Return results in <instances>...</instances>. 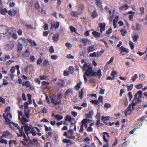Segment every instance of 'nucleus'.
<instances>
[{
  "label": "nucleus",
  "instance_id": "obj_1",
  "mask_svg": "<svg viewBox=\"0 0 147 147\" xmlns=\"http://www.w3.org/2000/svg\"><path fill=\"white\" fill-rule=\"evenodd\" d=\"M142 92L141 91H138L135 94L133 99V101L131 104L129 105L128 107L124 111L125 116L127 117L128 115H131V106L132 109H134V107L138 103H140L141 102L142 100L141 98L142 97Z\"/></svg>",
  "mask_w": 147,
  "mask_h": 147
},
{
  "label": "nucleus",
  "instance_id": "obj_2",
  "mask_svg": "<svg viewBox=\"0 0 147 147\" xmlns=\"http://www.w3.org/2000/svg\"><path fill=\"white\" fill-rule=\"evenodd\" d=\"M81 62L82 63H84L83 66L80 67L83 71L86 70L84 75V82H86L88 80L87 79L92 76V67L89 64H88L86 62H85L84 59H82Z\"/></svg>",
  "mask_w": 147,
  "mask_h": 147
},
{
  "label": "nucleus",
  "instance_id": "obj_3",
  "mask_svg": "<svg viewBox=\"0 0 147 147\" xmlns=\"http://www.w3.org/2000/svg\"><path fill=\"white\" fill-rule=\"evenodd\" d=\"M15 30V28H8L5 26L3 25H0V32L5 34L8 37H9L11 34V33Z\"/></svg>",
  "mask_w": 147,
  "mask_h": 147
},
{
  "label": "nucleus",
  "instance_id": "obj_4",
  "mask_svg": "<svg viewBox=\"0 0 147 147\" xmlns=\"http://www.w3.org/2000/svg\"><path fill=\"white\" fill-rule=\"evenodd\" d=\"M62 94H59L57 95H53L50 96L51 102L55 105L61 104V99L62 98Z\"/></svg>",
  "mask_w": 147,
  "mask_h": 147
},
{
  "label": "nucleus",
  "instance_id": "obj_5",
  "mask_svg": "<svg viewBox=\"0 0 147 147\" xmlns=\"http://www.w3.org/2000/svg\"><path fill=\"white\" fill-rule=\"evenodd\" d=\"M13 129H12L13 130L14 129V127L16 128L17 129H18L19 130V131L20 132V134H18L17 133L18 135V137H21V136H23V137L25 141H26L27 140V138H26V136L24 132V131L23 130V127L22 126L21 128H20L19 126L18 125V124L17 123H13Z\"/></svg>",
  "mask_w": 147,
  "mask_h": 147
},
{
  "label": "nucleus",
  "instance_id": "obj_6",
  "mask_svg": "<svg viewBox=\"0 0 147 147\" xmlns=\"http://www.w3.org/2000/svg\"><path fill=\"white\" fill-rule=\"evenodd\" d=\"M3 117L5 119L6 122L9 124V127L12 129H13V123H14L11 122L9 118L11 119L12 118V115L10 113H7L6 115L5 113L3 114Z\"/></svg>",
  "mask_w": 147,
  "mask_h": 147
},
{
  "label": "nucleus",
  "instance_id": "obj_7",
  "mask_svg": "<svg viewBox=\"0 0 147 147\" xmlns=\"http://www.w3.org/2000/svg\"><path fill=\"white\" fill-rule=\"evenodd\" d=\"M14 46L13 42L9 41L7 42L4 46V49L7 51H9L13 49Z\"/></svg>",
  "mask_w": 147,
  "mask_h": 147
},
{
  "label": "nucleus",
  "instance_id": "obj_8",
  "mask_svg": "<svg viewBox=\"0 0 147 147\" xmlns=\"http://www.w3.org/2000/svg\"><path fill=\"white\" fill-rule=\"evenodd\" d=\"M29 39L24 38H21L18 40V43L23 45H26L28 42H29Z\"/></svg>",
  "mask_w": 147,
  "mask_h": 147
},
{
  "label": "nucleus",
  "instance_id": "obj_9",
  "mask_svg": "<svg viewBox=\"0 0 147 147\" xmlns=\"http://www.w3.org/2000/svg\"><path fill=\"white\" fill-rule=\"evenodd\" d=\"M23 126L24 128L26 134L28 136L29 134L28 131H30L32 129L33 127L32 125L31 124H30L29 126H28V124H26Z\"/></svg>",
  "mask_w": 147,
  "mask_h": 147
},
{
  "label": "nucleus",
  "instance_id": "obj_10",
  "mask_svg": "<svg viewBox=\"0 0 147 147\" xmlns=\"http://www.w3.org/2000/svg\"><path fill=\"white\" fill-rule=\"evenodd\" d=\"M119 49L120 51V54L122 56L124 55L125 54L128 53L129 51L128 49L125 48L123 46H121L120 47Z\"/></svg>",
  "mask_w": 147,
  "mask_h": 147
},
{
  "label": "nucleus",
  "instance_id": "obj_11",
  "mask_svg": "<svg viewBox=\"0 0 147 147\" xmlns=\"http://www.w3.org/2000/svg\"><path fill=\"white\" fill-rule=\"evenodd\" d=\"M80 41L82 42L84 46L86 45L87 44L90 45L91 43V41L86 38H81Z\"/></svg>",
  "mask_w": 147,
  "mask_h": 147
},
{
  "label": "nucleus",
  "instance_id": "obj_12",
  "mask_svg": "<svg viewBox=\"0 0 147 147\" xmlns=\"http://www.w3.org/2000/svg\"><path fill=\"white\" fill-rule=\"evenodd\" d=\"M102 76L101 72L100 69H99L97 72L93 71L92 70V76L97 77L98 79H100Z\"/></svg>",
  "mask_w": 147,
  "mask_h": 147
},
{
  "label": "nucleus",
  "instance_id": "obj_13",
  "mask_svg": "<svg viewBox=\"0 0 147 147\" xmlns=\"http://www.w3.org/2000/svg\"><path fill=\"white\" fill-rule=\"evenodd\" d=\"M30 54L29 48H27L25 52H22V53L21 57H28Z\"/></svg>",
  "mask_w": 147,
  "mask_h": 147
},
{
  "label": "nucleus",
  "instance_id": "obj_14",
  "mask_svg": "<svg viewBox=\"0 0 147 147\" xmlns=\"http://www.w3.org/2000/svg\"><path fill=\"white\" fill-rule=\"evenodd\" d=\"M96 4L97 7H98L101 12L103 10L102 6L101 5L102 1L101 0H94Z\"/></svg>",
  "mask_w": 147,
  "mask_h": 147
},
{
  "label": "nucleus",
  "instance_id": "obj_15",
  "mask_svg": "<svg viewBox=\"0 0 147 147\" xmlns=\"http://www.w3.org/2000/svg\"><path fill=\"white\" fill-rule=\"evenodd\" d=\"M105 52V50L102 49L100 52H97L96 53L94 52L92 53V57H98L99 56H101L102 54Z\"/></svg>",
  "mask_w": 147,
  "mask_h": 147
},
{
  "label": "nucleus",
  "instance_id": "obj_16",
  "mask_svg": "<svg viewBox=\"0 0 147 147\" xmlns=\"http://www.w3.org/2000/svg\"><path fill=\"white\" fill-rule=\"evenodd\" d=\"M2 137L5 138L7 139H9L11 138L12 136L11 134L7 131H6L4 132L3 134L1 136Z\"/></svg>",
  "mask_w": 147,
  "mask_h": 147
},
{
  "label": "nucleus",
  "instance_id": "obj_17",
  "mask_svg": "<svg viewBox=\"0 0 147 147\" xmlns=\"http://www.w3.org/2000/svg\"><path fill=\"white\" fill-rule=\"evenodd\" d=\"M103 134H104L103 136V138L104 141L106 143H108V139H106V136L107 137V138L108 139L109 138L110 136L109 134L107 132H104Z\"/></svg>",
  "mask_w": 147,
  "mask_h": 147
},
{
  "label": "nucleus",
  "instance_id": "obj_18",
  "mask_svg": "<svg viewBox=\"0 0 147 147\" xmlns=\"http://www.w3.org/2000/svg\"><path fill=\"white\" fill-rule=\"evenodd\" d=\"M82 13V10L81 9V11H73L70 13V15L73 17H78V15H80Z\"/></svg>",
  "mask_w": 147,
  "mask_h": 147
},
{
  "label": "nucleus",
  "instance_id": "obj_19",
  "mask_svg": "<svg viewBox=\"0 0 147 147\" xmlns=\"http://www.w3.org/2000/svg\"><path fill=\"white\" fill-rule=\"evenodd\" d=\"M59 26V23L58 22H57L54 24H51V29L53 30L55 29V30L58 28Z\"/></svg>",
  "mask_w": 147,
  "mask_h": 147
},
{
  "label": "nucleus",
  "instance_id": "obj_20",
  "mask_svg": "<svg viewBox=\"0 0 147 147\" xmlns=\"http://www.w3.org/2000/svg\"><path fill=\"white\" fill-rule=\"evenodd\" d=\"M101 117V120L103 121L104 123L106 125H109L108 123H107L106 121L109 120L110 119V117L109 116L107 117L102 116Z\"/></svg>",
  "mask_w": 147,
  "mask_h": 147
},
{
  "label": "nucleus",
  "instance_id": "obj_21",
  "mask_svg": "<svg viewBox=\"0 0 147 147\" xmlns=\"http://www.w3.org/2000/svg\"><path fill=\"white\" fill-rule=\"evenodd\" d=\"M59 33H57L54 34L52 37V39L55 42H57L59 39Z\"/></svg>",
  "mask_w": 147,
  "mask_h": 147
},
{
  "label": "nucleus",
  "instance_id": "obj_22",
  "mask_svg": "<svg viewBox=\"0 0 147 147\" xmlns=\"http://www.w3.org/2000/svg\"><path fill=\"white\" fill-rule=\"evenodd\" d=\"M105 24L104 23H101L99 24V27L100 28V31L101 33H102V32L105 30Z\"/></svg>",
  "mask_w": 147,
  "mask_h": 147
},
{
  "label": "nucleus",
  "instance_id": "obj_23",
  "mask_svg": "<svg viewBox=\"0 0 147 147\" xmlns=\"http://www.w3.org/2000/svg\"><path fill=\"white\" fill-rule=\"evenodd\" d=\"M34 127H32V129H31L30 133L32 134L33 136H35L36 134L40 136L41 135V134L40 133H36V131L34 130Z\"/></svg>",
  "mask_w": 147,
  "mask_h": 147
},
{
  "label": "nucleus",
  "instance_id": "obj_24",
  "mask_svg": "<svg viewBox=\"0 0 147 147\" xmlns=\"http://www.w3.org/2000/svg\"><path fill=\"white\" fill-rule=\"evenodd\" d=\"M19 119L20 120L21 123L24 125L26 124V123L28 121V120L24 117H22L21 119L20 118Z\"/></svg>",
  "mask_w": 147,
  "mask_h": 147
},
{
  "label": "nucleus",
  "instance_id": "obj_25",
  "mask_svg": "<svg viewBox=\"0 0 147 147\" xmlns=\"http://www.w3.org/2000/svg\"><path fill=\"white\" fill-rule=\"evenodd\" d=\"M92 35L95 37L98 38L100 36L101 34L100 33L98 32L97 31H94L92 32Z\"/></svg>",
  "mask_w": 147,
  "mask_h": 147
},
{
  "label": "nucleus",
  "instance_id": "obj_26",
  "mask_svg": "<svg viewBox=\"0 0 147 147\" xmlns=\"http://www.w3.org/2000/svg\"><path fill=\"white\" fill-rule=\"evenodd\" d=\"M3 137H2V136L0 137V143L2 144H4L6 145L7 144L8 141L6 140H5L3 138Z\"/></svg>",
  "mask_w": 147,
  "mask_h": 147
},
{
  "label": "nucleus",
  "instance_id": "obj_27",
  "mask_svg": "<svg viewBox=\"0 0 147 147\" xmlns=\"http://www.w3.org/2000/svg\"><path fill=\"white\" fill-rule=\"evenodd\" d=\"M86 121L87 120H86V119H84L82 121L81 123H82V125L80 127V132H82L83 131L84 125Z\"/></svg>",
  "mask_w": 147,
  "mask_h": 147
},
{
  "label": "nucleus",
  "instance_id": "obj_28",
  "mask_svg": "<svg viewBox=\"0 0 147 147\" xmlns=\"http://www.w3.org/2000/svg\"><path fill=\"white\" fill-rule=\"evenodd\" d=\"M50 83L49 82H47L45 81H43L42 82V87L44 89H45L47 88L48 85H49Z\"/></svg>",
  "mask_w": 147,
  "mask_h": 147
},
{
  "label": "nucleus",
  "instance_id": "obj_29",
  "mask_svg": "<svg viewBox=\"0 0 147 147\" xmlns=\"http://www.w3.org/2000/svg\"><path fill=\"white\" fill-rule=\"evenodd\" d=\"M30 110L28 109L27 110H25L24 111V114L25 117L29 119L30 118Z\"/></svg>",
  "mask_w": 147,
  "mask_h": 147
},
{
  "label": "nucleus",
  "instance_id": "obj_30",
  "mask_svg": "<svg viewBox=\"0 0 147 147\" xmlns=\"http://www.w3.org/2000/svg\"><path fill=\"white\" fill-rule=\"evenodd\" d=\"M22 85L24 86H26V88H28L30 86V83L28 81L24 82L22 84Z\"/></svg>",
  "mask_w": 147,
  "mask_h": 147
},
{
  "label": "nucleus",
  "instance_id": "obj_31",
  "mask_svg": "<svg viewBox=\"0 0 147 147\" xmlns=\"http://www.w3.org/2000/svg\"><path fill=\"white\" fill-rule=\"evenodd\" d=\"M17 48L18 52L20 53L23 49L22 45L18 43Z\"/></svg>",
  "mask_w": 147,
  "mask_h": 147
},
{
  "label": "nucleus",
  "instance_id": "obj_32",
  "mask_svg": "<svg viewBox=\"0 0 147 147\" xmlns=\"http://www.w3.org/2000/svg\"><path fill=\"white\" fill-rule=\"evenodd\" d=\"M145 120L147 121V116H144L141 117L138 120V121L140 122L144 121Z\"/></svg>",
  "mask_w": 147,
  "mask_h": 147
},
{
  "label": "nucleus",
  "instance_id": "obj_33",
  "mask_svg": "<svg viewBox=\"0 0 147 147\" xmlns=\"http://www.w3.org/2000/svg\"><path fill=\"white\" fill-rule=\"evenodd\" d=\"M82 83V82L81 81H80L75 86V88L76 90H78L80 88V86Z\"/></svg>",
  "mask_w": 147,
  "mask_h": 147
},
{
  "label": "nucleus",
  "instance_id": "obj_34",
  "mask_svg": "<svg viewBox=\"0 0 147 147\" xmlns=\"http://www.w3.org/2000/svg\"><path fill=\"white\" fill-rule=\"evenodd\" d=\"M43 66H47L50 65V63L49 60L47 59H45L43 63Z\"/></svg>",
  "mask_w": 147,
  "mask_h": 147
},
{
  "label": "nucleus",
  "instance_id": "obj_35",
  "mask_svg": "<svg viewBox=\"0 0 147 147\" xmlns=\"http://www.w3.org/2000/svg\"><path fill=\"white\" fill-rule=\"evenodd\" d=\"M139 36L136 34L135 35L133 36H132V38L133 39V41L134 42H136L137 40L139 38Z\"/></svg>",
  "mask_w": 147,
  "mask_h": 147
},
{
  "label": "nucleus",
  "instance_id": "obj_36",
  "mask_svg": "<svg viewBox=\"0 0 147 147\" xmlns=\"http://www.w3.org/2000/svg\"><path fill=\"white\" fill-rule=\"evenodd\" d=\"M16 31V30L13 31L12 33H11V35L9 37H10V36H11V37L15 40H16L18 38V36L15 33H13L14 32Z\"/></svg>",
  "mask_w": 147,
  "mask_h": 147
},
{
  "label": "nucleus",
  "instance_id": "obj_37",
  "mask_svg": "<svg viewBox=\"0 0 147 147\" xmlns=\"http://www.w3.org/2000/svg\"><path fill=\"white\" fill-rule=\"evenodd\" d=\"M128 7L129 6L127 5H125L121 6L119 9L122 10H127Z\"/></svg>",
  "mask_w": 147,
  "mask_h": 147
},
{
  "label": "nucleus",
  "instance_id": "obj_38",
  "mask_svg": "<svg viewBox=\"0 0 147 147\" xmlns=\"http://www.w3.org/2000/svg\"><path fill=\"white\" fill-rule=\"evenodd\" d=\"M98 17V14L96 12V9H95L92 12V19Z\"/></svg>",
  "mask_w": 147,
  "mask_h": 147
},
{
  "label": "nucleus",
  "instance_id": "obj_39",
  "mask_svg": "<svg viewBox=\"0 0 147 147\" xmlns=\"http://www.w3.org/2000/svg\"><path fill=\"white\" fill-rule=\"evenodd\" d=\"M55 118L58 121H60L62 119L63 117L62 116L59 115H56L55 116Z\"/></svg>",
  "mask_w": 147,
  "mask_h": 147
},
{
  "label": "nucleus",
  "instance_id": "obj_40",
  "mask_svg": "<svg viewBox=\"0 0 147 147\" xmlns=\"http://www.w3.org/2000/svg\"><path fill=\"white\" fill-rule=\"evenodd\" d=\"M83 94V89L82 88L79 92L78 97L81 99L82 98Z\"/></svg>",
  "mask_w": 147,
  "mask_h": 147
},
{
  "label": "nucleus",
  "instance_id": "obj_41",
  "mask_svg": "<svg viewBox=\"0 0 147 147\" xmlns=\"http://www.w3.org/2000/svg\"><path fill=\"white\" fill-rule=\"evenodd\" d=\"M121 34L123 36H125L127 33V31L124 29H122L120 31Z\"/></svg>",
  "mask_w": 147,
  "mask_h": 147
},
{
  "label": "nucleus",
  "instance_id": "obj_42",
  "mask_svg": "<svg viewBox=\"0 0 147 147\" xmlns=\"http://www.w3.org/2000/svg\"><path fill=\"white\" fill-rule=\"evenodd\" d=\"M65 120L66 121H68L70 122L71 121V118L70 116L67 115L65 117Z\"/></svg>",
  "mask_w": 147,
  "mask_h": 147
},
{
  "label": "nucleus",
  "instance_id": "obj_43",
  "mask_svg": "<svg viewBox=\"0 0 147 147\" xmlns=\"http://www.w3.org/2000/svg\"><path fill=\"white\" fill-rule=\"evenodd\" d=\"M129 44L131 49V50L134 49V46L133 43L131 41H129Z\"/></svg>",
  "mask_w": 147,
  "mask_h": 147
},
{
  "label": "nucleus",
  "instance_id": "obj_44",
  "mask_svg": "<svg viewBox=\"0 0 147 147\" xmlns=\"http://www.w3.org/2000/svg\"><path fill=\"white\" fill-rule=\"evenodd\" d=\"M16 140H10L9 141V145L10 147H11V144L12 143H13L15 145L17 144V143L16 142Z\"/></svg>",
  "mask_w": 147,
  "mask_h": 147
},
{
  "label": "nucleus",
  "instance_id": "obj_45",
  "mask_svg": "<svg viewBox=\"0 0 147 147\" xmlns=\"http://www.w3.org/2000/svg\"><path fill=\"white\" fill-rule=\"evenodd\" d=\"M138 78V75L136 74H134L131 78V80L133 82L135 81L136 79Z\"/></svg>",
  "mask_w": 147,
  "mask_h": 147
},
{
  "label": "nucleus",
  "instance_id": "obj_46",
  "mask_svg": "<svg viewBox=\"0 0 147 147\" xmlns=\"http://www.w3.org/2000/svg\"><path fill=\"white\" fill-rule=\"evenodd\" d=\"M49 51L51 53H53L55 52V50L54 49L53 47L52 46H51L49 48Z\"/></svg>",
  "mask_w": 147,
  "mask_h": 147
},
{
  "label": "nucleus",
  "instance_id": "obj_47",
  "mask_svg": "<svg viewBox=\"0 0 147 147\" xmlns=\"http://www.w3.org/2000/svg\"><path fill=\"white\" fill-rule=\"evenodd\" d=\"M58 84L60 85L61 86H63L65 84V82L63 80H59L58 82Z\"/></svg>",
  "mask_w": 147,
  "mask_h": 147
},
{
  "label": "nucleus",
  "instance_id": "obj_48",
  "mask_svg": "<svg viewBox=\"0 0 147 147\" xmlns=\"http://www.w3.org/2000/svg\"><path fill=\"white\" fill-rule=\"evenodd\" d=\"M66 47L68 49H71L72 47V45L69 42H67L65 45Z\"/></svg>",
  "mask_w": 147,
  "mask_h": 147
},
{
  "label": "nucleus",
  "instance_id": "obj_49",
  "mask_svg": "<svg viewBox=\"0 0 147 147\" xmlns=\"http://www.w3.org/2000/svg\"><path fill=\"white\" fill-rule=\"evenodd\" d=\"M29 42H30L31 44L34 46H37V44L34 41L32 40L31 39H29Z\"/></svg>",
  "mask_w": 147,
  "mask_h": 147
},
{
  "label": "nucleus",
  "instance_id": "obj_50",
  "mask_svg": "<svg viewBox=\"0 0 147 147\" xmlns=\"http://www.w3.org/2000/svg\"><path fill=\"white\" fill-rule=\"evenodd\" d=\"M92 112L91 111H90L89 113L86 114V117L87 118H89L91 117V115Z\"/></svg>",
  "mask_w": 147,
  "mask_h": 147
},
{
  "label": "nucleus",
  "instance_id": "obj_51",
  "mask_svg": "<svg viewBox=\"0 0 147 147\" xmlns=\"http://www.w3.org/2000/svg\"><path fill=\"white\" fill-rule=\"evenodd\" d=\"M47 112V109L45 107L43 108L41 111L40 112L42 113H46Z\"/></svg>",
  "mask_w": 147,
  "mask_h": 147
},
{
  "label": "nucleus",
  "instance_id": "obj_52",
  "mask_svg": "<svg viewBox=\"0 0 147 147\" xmlns=\"http://www.w3.org/2000/svg\"><path fill=\"white\" fill-rule=\"evenodd\" d=\"M117 74V72L116 71L113 70L112 71L111 74V75L112 77H115V76Z\"/></svg>",
  "mask_w": 147,
  "mask_h": 147
},
{
  "label": "nucleus",
  "instance_id": "obj_53",
  "mask_svg": "<svg viewBox=\"0 0 147 147\" xmlns=\"http://www.w3.org/2000/svg\"><path fill=\"white\" fill-rule=\"evenodd\" d=\"M30 60L31 62H35L36 60V58L34 56L32 55L30 57Z\"/></svg>",
  "mask_w": 147,
  "mask_h": 147
},
{
  "label": "nucleus",
  "instance_id": "obj_54",
  "mask_svg": "<svg viewBox=\"0 0 147 147\" xmlns=\"http://www.w3.org/2000/svg\"><path fill=\"white\" fill-rule=\"evenodd\" d=\"M128 96L129 97V100H130L132 98L133 96L132 93L131 92H129L128 93Z\"/></svg>",
  "mask_w": 147,
  "mask_h": 147
},
{
  "label": "nucleus",
  "instance_id": "obj_55",
  "mask_svg": "<svg viewBox=\"0 0 147 147\" xmlns=\"http://www.w3.org/2000/svg\"><path fill=\"white\" fill-rule=\"evenodd\" d=\"M51 59L53 60H56L58 58V56L56 55H53L51 56Z\"/></svg>",
  "mask_w": 147,
  "mask_h": 147
},
{
  "label": "nucleus",
  "instance_id": "obj_56",
  "mask_svg": "<svg viewBox=\"0 0 147 147\" xmlns=\"http://www.w3.org/2000/svg\"><path fill=\"white\" fill-rule=\"evenodd\" d=\"M35 7L38 10L39 9H40V6L38 3H36L35 4Z\"/></svg>",
  "mask_w": 147,
  "mask_h": 147
},
{
  "label": "nucleus",
  "instance_id": "obj_57",
  "mask_svg": "<svg viewBox=\"0 0 147 147\" xmlns=\"http://www.w3.org/2000/svg\"><path fill=\"white\" fill-rule=\"evenodd\" d=\"M111 107V105L110 104H109L108 103H105L104 105V107L106 108H110Z\"/></svg>",
  "mask_w": 147,
  "mask_h": 147
},
{
  "label": "nucleus",
  "instance_id": "obj_58",
  "mask_svg": "<svg viewBox=\"0 0 147 147\" xmlns=\"http://www.w3.org/2000/svg\"><path fill=\"white\" fill-rule=\"evenodd\" d=\"M124 105L125 107L127 106L128 104V102L127 101V97L126 96L125 98V100L124 102Z\"/></svg>",
  "mask_w": 147,
  "mask_h": 147
},
{
  "label": "nucleus",
  "instance_id": "obj_59",
  "mask_svg": "<svg viewBox=\"0 0 147 147\" xmlns=\"http://www.w3.org/2000/svg\"><path fill=\"white\" fill-rule=\"evenodd\" d=\"M140 24L138 23H136V28L134 29L138 30L140 29Z\"/></svg>",
  "mask_w": 147,
  "mask_h": 147
},
{
  "label": "nucleus",
  "instance_id": "obj_60",
  "mask_svg": "<svg viewBox=\"0 0 147 147\" xmlns=\"http://www.w3.org/2000/svg\"><path fill=\"white\" fill-rule=\"evenodd\" d=\"M142 84H139L136 85V86L135 87L137 89H140L141 88H142Z\"/></svg>",
  "mask_w": 147,
  "mask_h": 147
},
{
  "label": "nucleus",
  "instance_id": "obj_61",
  "mask_svg": "<svg viewBox=\"0 0 147 147\" xmlns=\"http://www.w3.org/2000/svg\"><path fill=\"white\" fill-rule=\"evenodd\" d=\"M127 88L128 91L131 90L133 88V84H131L130 85L128 86Z\"/></svg>",
  "mask_w": 147,
  "mask_h": 147
},
{
  "label": "nucleus",
  "instance_id": "obj_62",
  "mask_svg": "<svg viewBox=\"0 0 147 147\" xmlns=\"http://www.w3.org/2000/svg\"><path fill=\"white\" fill-rule=\"evenodd\" d=\"M112 31V28L110 27L107 31L106 34L107 35L109 34Z\"/></svg>",
  "mask_w": 147,
  "mask_h": 147
},
{
  "label": "nucleus",
  "instance_id": "obj_63",
  "mask_svg": "<svg viewBox=\"0 0 147 147\" xmlns=\"http://www.w3.org/2000/svg\"><path fill=\"white\" fill-rule=\"evenodd\" d=\"M71 32H74L76 31V29L74 28L71 26H69Z\"/></svg>",
  "mask_w": 147,
  "mask_h": 147
},
{
  "label": "nucleus",
  "instance_id": "obj_64",
  "mask_svg": "<svg viewBox=\"0 0 147 147\" xmlns=\"http://www.w3.org/2000/svg\"><path fill=\"white\" fill-rule=\"evenodd\" d=\"M16 69L14 67H11V69H10V71L11 72V74H13L15 71Z\"/></svg>",
  "mask_w": 147,
  "mask_h": 147
}]
</instances>
